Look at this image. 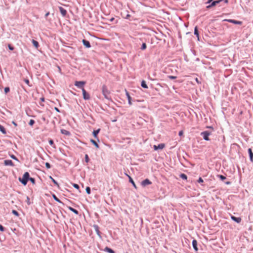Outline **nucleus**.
Segmentation results:
<instances>
[{
  "instance_id": "nucleus-43",
  "label": "nucleus",
  "mask_w": 253,
  "mask_h": 253,
  "mask_svg": "<svg viewBox=\"0 0 253 253\" xmlns=\"http://www.w3.org/2000/svg\"><path fill=\"white\" fill-rule=\"evenodd\" d=\"M8 47L9 49L10 50H13L14 49V47L10 44H9L8 45Z\"/></svg>"
},
{
  "instance_id": "nucleus-49",
  "label": "nucleus",
  "mask_w": 253,
  "mask_h": 253,
  "mask_svg": "<svg viewBox=\"0 0 253 253\" xmlns=\"http://www.w3.org/2000/svg\"><path fill=\"white\" fill-rule=\"evenodd\" d=\"M183 131H182V130H181V131H180L179 132V133H178V135H179V136H181V135H183Z\"/></svg>"
},
{
  "instance_id": "nucleus-8",
  "label": "nucleus",
  "mask_w": 253,
  "mask_h": 253,
  "mask_svg": "<svg viewBox=\"0 0 253 253\" xmlns=\"http://www.w3.org/2000/svg\"><path fill=\"white\" fill-rule=\"evenodd\" d=\"M151 184V181L148 179H145L141 182V185L144 187Z\"/></svg>"
},
{
  "instance_id": "nucleus-50",
  "label": "nucleus",
  "mask_w": 253,
  "mask_h": 253,
  "mask_svg": "<svg viewBox=\"0 0 253 253\" xmlns=\"http://www.w3.org/2000/svg\"><path fill=\"white\" fill-rule=\"evenodd\" d=\"M54 109L57 112H60V110L59 109L57 108V107H55L54 108Z\"/></svg>"
},
{
  "instance_id": "nucleus-5",
  "label": "nucleus",
  "mask_w": 253,
  "mask_h": 253,
  "mask_svg": "<svg viewBox=\"0 0 253 253\" xmlns=\"http://www.w3.org/2000/svg\"><path fill=\"white\" fill-rule=\"evenodd\" d=\"M83 98L84 100H89L90 99L89 94L86 91L84 88H83L82 90Z\"/></svg>"
},
{
  "instance_id": "nucleus-48",
  "label": "nucleus",
  "mask_w": 253,
  "mask_h": 253,
  "mask_svg": "<svg viewBox=\"0 0 253 253\" xmlns=\"http://www.w3.org/2000/svg\"><path fill=\"white\" fill-rule=\"evenodd\" d=\"M212 0H208V1H207V2H206V3H207V4H208H208H210L211 3V2L212 1Z\"/></svg>"
},
{
  "instance_id": "nucleus-38",
  "label": "nucleus",
  "mask_w": 253,
  "mask_h": 253,
  "mask_svg": "<svg viewBox=\"0 0 253 253\" xmlns=\"http://www.w3.org/2000/svg\"><path fill=\"white\" fill-rule=\"evenodd\" d=\"M10 91V88L9 87H5L4 88V92L5 94L7 93Z\"/></svg>"
},
{
  "instance_id": "nucleus-10",
  "label": "nucleus",
  "mask_w": 253,
  "mask_h": 253,
  "mask_svg": "<svg viewBox=\"0 0 253 253\" xmlns=\"http://www.w3.org/2000/svg\"><path fill=\"white\" fill-rule=\"evenodd\" d=\"M165 147L164 143H160L158 146L154 145V149L155 150H158V149H163Z\"/></svg>"
},
{
  "instance_id": "nucleus-31",
  "label": "nucleus",
  "mask_w": 253,
  "mask_h": 253,
  "mask_svg": "<svg viewBox=\"0 0 253 253\" xmlns=\"http://www.w3.org/2000/svg\"><path fill=\"white\" fill-rule=\"evenodd\" d=\"M146 44L145 43H143L141 47V49L144 50L146 48Z\"/></svg>"
},
{
  "instance_id": "nucleus-55",
  "label": "nucleus",
  "mask_w": 253,
  "mask_h": 253,
  "mask_svg": "<svg viewBox=\"0 0 253 253\" xmlns=\"http://www.w3.org/2000/svg\"><path fill=\"white\" fill-rule=\"evenodd\" d=\"M41 100H42V101H44V98H41Z\"/></svg>"
},
{
  "instance_id": "nucleus-2",
  "label": "nucleus",
  "mask_w": 253,
  "mask_h": 253,
  "mask_svg": "<svg viewBox=\"0 0 253 253\" xmlns=\"http://www.w3.org/2000/svg\"><path fill=\"white\" fill-rule=\"evenodd\" d=\"M102 94L104 96L105 98L109 99V94L110 91L108 90L107 87L105 85H103L102 87Z\"/></svg>"
},
{
  "instance_id": "nucleus-20",
  "label": "nucleus",
  "mask_w": 253,
  "mask_h": 253,
  "mask_svg": "<svg viewBox=\"0 0 253 253\" xmlns=\"http://www.w3.org/2000/svg\"><path fill=\"white\" fill-rule=\"evenodd\" d=\"M100 129H98L97 130H95L93 131V135L95 138H98L97 135L99 132Z\"/></svg>"
},
{
  "instance_id": "nucleus-18",
  "label": "nucleus",
  "mask_w": 253,
  "mask_h": 253,
  "mask_svg": "<svg viewBox=\"0 0 253 253\" xmlns=\"http://www.w3.org/2000/svg\"><path fill=\"white\" fill-rule=\"evenodd\" d=\"M126 95L127 96V98L128 100V103L129 105H131L132 104V103L131 101V98L130 96L129 95V93L126 90Z\"/></svg>"
},
{
  "instance_id": "nucleus-15",
  "label": "nucleus",
  "mask_w": 253,
  "mask_h": 253,
  "mask_svg": "<svg viewBox=\"0 0 253 253\" xmlns=\"http://www.w3.org/2000/svg\"><path fill=\"white\" fill-rule=\"evenodd\" d=\"M248 151L249 155L250 160L251 162H253V152H252V149L249 148Z\"/></svg>"
},
{
  "instance_id": "nucleus-40",
  "label": "nucleus",
  "mask_w": 253,
  "mask_h": 253,
  "mask_svg": "<svg viewBox=\"0 0 253 253\" xmlns=\"http://www.w3.org/2000/svg\"><path fill=\"white\" fill-rule=\"evenodd\" d=\"M72 185L73 187L76 189H79L80 188L79 185L77 184L73 183Z\"/></svg>"
},
{
  "instance_id": "nucleus-33",
  "label": "nucleus",
  "mask_w": 253,
  "mask_h": 253,
  "mask_svg": "<svg viewBox=\"0 0 253 253\" xmlns=\"http://www.w3.org/2000/svg\"><path fill=\"white\" fill-rule=\"evenodd\" d=\"M12 213L14 214L15 215L17 216H18L19 214L18 213V212L17 211H16V210H12Z\"/></svg>"
},
{
  "instance_id": "nucleus-9",
  "label": "nucleus",
  "mask_w": 253,
  "mask_h": 253,
  "mask_svg": "<svg viewBox=\"0 0 253 253\" xmlns=\"http://www.w3.org/2000/svg\"><path fill=\"white\" fill-rule=\"evenodd\" d=\"M59 9L62 16L65 17L67 14L66 10L61 6L59 7Z\"/></svg>"
},
{
  "instance_id": "nucleus-47",
  "label": "nucleus",
  "mask_w": 253,
  "mask_h": 253,
  "mask_svg": "<svg viewBox=\"0 0 253 253\" xmlns=\"http://www.w3.org/2000/svg\"><path fill=\"white\" fill-rule=\"evenodd\" d=\"M203 182H204L203 179L201 177H199V179L198 180V182L202 183Z\"/></svg>"
},
{
  "instance_id": "nucleus-29",
  "label": "nucleus",
  "mask_w": 253,
  "mask_h": 253,
  "mask_svg": "<svg viewBox=\"0 0 253 253\" xmlns=\"http://www.w3.org/2000/svg\"><path fill=\"white\" fill-rule=\"evenodd\" d=\"M52 197L54 199V200L56 202L60 203H62V202L56 196L55 194L52 195Z\"/></svg>"
},
{
  "instance_id": "nucleus-1",
  "label": "nucleus",
  "mask_w": 253,
  "mask_h": 253,
  "mask_svg": "<svg viewBox=\"0 0 253 253\" xmlns=\"http://www.w3.org/2000/svg\"><path fill=\"white\" fill-rule=\"evenodd\" d=\"M29 175L30 174L28 172H25L24 173L22 178H19V181H20L24 185H26L27 184L28 179H29Z\"/></svg>"
},
{
  "instance_id": "nucleus-36",
  "label": "nucleus",
  "mask_w": 253,
  "mask_h": 253,
  "mask_svg": "<svg viewBox=\"0 0 253 253\" xmlns=\"http://www.w3.org/2000/svg\"><path fill=\"white\" fill-rule=\"evenodd\" d=\"M50 178L52 180V181L56 185L59 186L58 182L51 176H50Z\"/></svg>"
},
{
  "instance_id": "nucleus-26",
  "label": "nucleus",
  "mask_w": 253,
  "mask_h": 253,
  "mask_svg": "<svg viewBox=\"0 0 253 253\" xmlns=\"http://www.w3.org/2000/svg\"><path fill=\"white\" fill-rule=\"evenodd\" d=\"M32 42L35 47L38 48L39 46V42L37 41L33 40Z\"/></svg>"
},
{
  "instance_id": "nucleus-44",
  "label": "nucleus",
  "mask_w": 253,
  "mask_h": 253,
  "mask_svg": "<svg viewBox=\"0 0 253 253\" xmlns=\"http://www.w3.org/2000/svg\"><path fill=\"white\" fill-rule=\"evenodd\" d=\"M168 78L170 79L173 80V79H175L176 78V77L173 76H169Z\"/></svg>"
},
{
  "instance_id": "nucleus-58",
  "label": "nucleus",
  "mask_w": 253,
  "mask_h": 253,
  "mask_svg": "<svg viewBox=\"0 0 253 253\" xmlns=\"http://www.w3.org/2000/svg\"><path fill=\"white\" fill-rule=\"evenodd\" d=\"M196 80L197 82L198 83V80L197 78L196 79Z\"/></svg>"
},
{
  "instance_id": "nucleus-16",
  "label": "nucleus",
  "mask_w": 253,
  "mask_h": 253,
  "mask_svg": "<svg viewBox=\"0 0 253 253\" xmlns=\"http://www.w3.org/2000/svg\"><path fill=\"white\" fill-rule=\"evenodd\" d=\"M192 246L194 250L196 252H197L198 251V249L197 247V242L195 239L193 240L192 241Z\"/></svg>"
},
{
  "instance_id": "nucleus-39",
  "label": "nucleus",
  "mask_w": 253,
  "mask_h": 253,
  "mask_svg": "<svg viewBox=\"0 0 253 253\" xmlns=\"http://www.w3.org/2000/svg\"><path fill=\"white\" fill-rule=\"evenodd\" d=\"M45 165L47 169H49L51 168V165L49 163L46 162Z\"/></svg>"
},
{
  "instance_id": "nucleus-45",
  "label": "nucleus",
  "mask_w": 253,
  "mask_h": 253,
  "mask_svg": "<svg viewBox=\"0 0 253 253\" xmlns=\"http://www.w3.org/2000/svg\"><path fill=\"white\" fill-rule=\"evenodd\" d=\"M27 203L28 205H30L31 204L30 201V198L29 197H27V200H26Z\"/></svg>"
},
{
  "instance_id": "nucleus-42",
  "label": "nucleus",
  "mask_w": 253,
  "mask_h": 253,
  "mask_svg": "<svg viewBox=\"0 0 253 253\" xmlns=\"http://www.w3.org/2000/svg\"><path fill=\"white\" fill-rule=\"evenodd\" d=\"M48 142H49V144L51 145V146H53L54 145V142H53V140H52V139H49V141H48Z\"/></svg>"
},
{
  "instance_id": "nucleus-53",
  "label": "nucleus",
  "mask_w": 253,
  "mask_h": 253,
  "mask_svg": "<svg viewBox=\"0 0 253 253\" xmlns=\"http://www.w3.org/2000/svg\"><path fill=\"white\" fill-rule=\"evenodd\" d=\"M12 123L15 126H17V124L14 122V121H12Z\"/></svg>"
},
{
  "instance_id": "nucleus-35",
  "label": "nucleus",
  "mask_w": 253,
  "mask_h": 253,
  "mask_svg": "<svg viewBox=\"0 0 253 253\" xmlns=\"http://www.w3.org/2000/svg\"><path fill=\"white\" fill-rule=\"evenodd\" d=\"M218 177L221 180H225L226 178L225 176H224V175H218Z\"/></svg>"
},
{
  "instance_id": "nucleus-14",
  "label": "nucleus",
  "mask_w": 253,
  "mask_h": 253,
  "mask_svg": "<svg viewBox=\"0 0 253 253\" xmlns=\"http://www.w3.org/2000/svg\"><path fill=\"white\" fill-rule=\"evenodd\" d=\"M4 164L5 166H14V164L12 161L10 160H5L4 161Z\"/></svg>"
},
{
  "instance_id": "nucleus-25",
  "label": "nucleus",
  "mask_w": 253,
  "mask_h": 253,
  "mask_svg": "<svg viewBox=\"0 0 253 253\" xmlns=\"http://www.w3.org/2000/svg\"><path fill=\"white\" fill-rule=\"evenodd\" d=\"M141 85L143 88H148V86L146 84V83L145 81H142L141 83Z\"/></svg>"
},
{
  "instance_id": "nucleus-46",
  "label": "nucleus",
  "mask_w": 253,
  "mask_h": 253,
  "mask_svg": "<svg viewBox=\"0 0 253 253\" xmlns=\"http://www.w3.org/2000/svg\"><path fill=\"white\" fill-rule=\"evenodd\" d=\"M4 228L3 227V226L2 225L0 224V231L3 232V231H4Z\"/></svg>"
},
{
  "instance_id": "nucleus-54",
  "label": "nucleus",
  "mask_w": 253,
  "mask_h": 253,
  "mask_svg": "<svg viewBox=\"0 0 253 253\" xmlns=\"http://www.w3.org/2000/svg\"><path fill=\"white\" fill-rule=\"evenodd\" d=\"M115 18L114 17H112L109 19V21L111 22H112L114 20Z\"/></svg>"
},
{
  "instance_id": "nucleus-19",
  "label": "nucleus",
  "mask_w": 253,
  "mask_h": 253,
  "mask_svg": "<svg viewBox=\"0 0 253 253\" xmlns=\"http://www.w3.org/2000/svg\"><path fill=\"white\" fill-rule=\"evenodd\" d=\"M128 178H129V182H130L132 185H133V186L135 188V189H137V186L136 185H135L134 181L133 180L132 178L129 176V175H128Z\"/></svg>"
},
{
  "instance_id": "nucleus-21",
  "label": "nucleus",
  "mask_w": 253,
  "mask_h": 253,
  "mask_svg": "<svg viewBox=\"0 0 253 253\" xmlns=\"http://www.w3.org/2000/svg\"><path fill=\"white\" fill-rule=\"evenodd\" d=\"M194 33L197 36L198 40H199V35L197 27H195Z\"/></svg>"
},
{
  "instance_id": "nucleus-4",
  "label": "nucleus",
  "mask_w": 253,
  "mask_h": 253,
  "mask_svg": "<svg viewBox=\"0 0 253 253\" xmlns=\"http://www.w3.org/2000/svg\"><path fill=\"white\" fill-rule=\"evenodd\" d=\"M85 84V82L84 81H76L75 82V85L79 88L82 89L84 88V85Z\"/></svg>"
},
{
  "instance_id": "nucleus-51",
  "label": "nucleus",
  "mask_w": 253,
  "mask_h": 253,
  "mask_svg": "<svg viewBox=\"0 0 253 253\" xmlns=\"http://www.w3.org/2000/svg\"><path fill=\"white\" fill-rule=\"evenodd\" d=\"M25 83H26L27 84H29V80H28V79L25 80Z\"/></svg>"
},
{
  "instance_id": "nucleus-3",
  "label": "nucleus",
  "mask_w": 253,
  "mask_h": 253,
  "mask_svg": "<svg viewBox=\"0 0 253 253\" xmlns=\"http://www.w3.org/2000/svg\"><path fill=\"white\" fill-rule=\"evenodd\" d=\"M210 134L211 132L209 131H204L201 133V135L203 137V139L206 141H209L210 140L209 137Z\"/></svg>"
},
{
  "instance_id": "nucleus-23",
  "label": "nucleus",
  "mask_w": 253,
  "mask_h": 253,
  "mask_svg": "<svg viewBox=\"0 0 253 253\" xmlns=\"http://www.w3.org/2000/svg\"><path fill=\"white\" fill-rule=\"evenodd\" d=\"M61 132L62 134L66 135H69L70 134V132L69 131L65 130V129H63L61 130Z\"/></svg>"
},
{
  "instance_id": "nucleus-37",
  "label": "nucleus",
  "mask_w": 253,
  "mask_h": 253,
  "mask_svg": "<svg viewBox=\"0 0 253 253\" xmlns=\"http://www.w3.org/2000/svg\"><path fill=\"white\" fill-rule=\"evenodd\" d=\"M35 121L34 120L31 119L29 121V125L31 126H32L35 124Z\"/></svg>"
},
{
  "instance_id": "nucleus-41",
  "label": "nucleus",
  "mask_w": 253,
  "mask_h": 253,
  "mask_svg": "<svg viewBox=\"0 0 253 253\" xmlns=\"http://www.w3.org/2000/svg\"><path fill=\"white\" fill-rule=\"evenodd\" d=\"M10 157H11L12 159H13V160H16V161H18V159L17 158V157H16L15 156H14V155H11L10 156Z\"/></svg>"
},
{
  "instance_id": "nucleus-27",
  "label": "nucleus",
  "mask_w": 253,
  "mask_h": 253,
  "mask_svg": "<svg viewBox=\"0 0 253 253\" xmlns=\"http://www.w3.org/2000/svg\"><path fill=\"white\" fill-rule=\"evenodd\" d=\"M90 141L96 148H99V145L96 142V141H95L94 140L91 139H90Z\"/></svg>"
},
{
  "instance_id": "nucleus-52",
  "label": "nucleus",
  "mask_w": 253,
  "mask_h": 253,
  "mask_svg": "<svg viewBox=\"0 0 253 253\" xmlns=\"http://www.w3.org/2000/svg\"><path fill=\"white\" fill-rule=\"evenodd\" d=\"M49 15V12H48L45 14V17L46 18Z\"/></svg>"
},
{
  "instance_id": "nucleus-56",
  "label": "nucleus",
  "mask_w": 253,
  "mask_h": 253,
  "mask_svg": "<svg viewBox=\"0 0 253 253\" xmlns=\"http://www.w3.org/2000/svg\"><path fill=\"white\" fill-rule=\"evenodd\" d=\"M230 183V182H226V184H229Z\"/></svg>"
},
{
  "instance_id": "nucleus-32",
  "label": "nucleus",
  "mask_w": 253,
  "mask_h": 253,
  "mask_svg": "<svg viewBox=\"0 0 253 253\" xmlns=\"http://www.w3.org/2000/svg\"><path fill=\"white\" fill-rule=\"evenodd\" d=\"M84 160L86 163H88V162L89 161V158L87 154L85 155Z\"/></svg>"
},
{
  "instance_id": "nucleus-12",
  "label": "nucleus",
  "mask_w": 253,
  "mask_h": 253,
  "mask_svg": "<svg viewBox=\"0 0 253 253\" xmlns=\"http://www.w3.org/2000/svg\"><path fill=\"white\" fill-rule=\"evenodd\" d=\"M231 218L232 219V220H233V221H234L235 222H236L238 223H240L242 220V219L241 217H235L233 215H231Z\"/></svg>"
},
{
  "instance_id": "nucleus-11",
  "label": "nucleus",
  "mask_w": 253,
  "mask_h": 253,
  "mask_svg": "<svg viewBox=\"0 0 253 253\" xmlns=\"http://www.w3.org/2000/svg\"><path fill=\"white\" fill-rule=\"evenodd\" d=\"M93 227L95 229V231L97 235L101 238V232L99 231V226L97 225H94L93 226Z\"/></svg>"
},
{
  "instance_id": "nucleus-30",
  "label": "nucleus",
  "mask_w": 253,
  "mask_h": 253,
  "mask_svg": "<svg viewBox=\"0 0 253 253\" xmlns=\"http://www.w3.org/2000/svg\"><path fill=\"white\" fill-rule=\"evenodd\" d=\"M28 180L30 181L32 184H35V179L34 178L31 177L29 176V179H28Z\"/></svg>"
},
{
  "instance_id": "nucleus-22",
  "label": "nucleus",
  "mask_w": 253,
  "mask_h": 253,
  "mask_svg": "<svg viewBox=\"0 0 253 253\" xmlns=\"http://www.w3.org/2000/svg\"><path fill=\"white\" fill-rule=\"evenodd\" d=\"M68 209H69V210L70 211H72V212H73L76 214H79V211L77 210L74 209L73 208L71 207H69Z\"/></svg>"
},
{
  "instance_id": "nucleus-6",
  "label": "nucleus",
  "mask_w": 253,
  "mask_h": 253,
  "mask_svg": "<svg viewBox=\"0 0 253 253\" xmlns=\"http://www.w3.org/2000/svg\"><path fill=\"white\" fill-rule=\"evenodd\" d=\"M220 2V1L219 0H213L211 3L210 4L207 6L206 7L207 9H210L211 7L215 6L216 4L219 3Z\"/></svg>"
},
{
  "instance_id": "nucleus-24",
  "label": "nucleus",
  "mask_w": 253,
  "mask_h": 253,
  "mask_svg": "<svg viewBox=\"0 0 253 253\" xmlns=\"http://www.w3.org/2000/svg\"><path fill=\"white\" fill-rule=\"evenodd\" d=\"M0 131L4 134L6 133L5 128L1 125H0Z\"/></svg>"
},
{
  "instance_id": "nucleus-34",
  "label": "nucleus",
  "mask_w": 253,
  "mask_h": 253,
  "mask_svg": "<svg viewBox=\"0 0 253 253\" xmlns=\"http://www.w3.org/2000/svg\"><path fill=\"white\" fill-rule=\"evenodd\" d=\"M85 190H86V192L88 194H90V193H91V190H90V188L89 187L87 186L86 187V189H85Z\"/></svg>"
},
{
  "instance_id": "nucleus-28",
  "label": "nucleus",
  "mask_w": 253,
  "mask_h": 253,
  "mask_svg": "<svg viewBox=\"0 0 253 253\" xmlns=\"http://www.w3.org/2000/svg\"><path fill=\"white\" fill-rule=\"evenodd\" d=\"M179 176L181 178L184 180H186L187 179V176L184 173H181Z\"/></svg>"
},
{
  "instance_id": "nucleus-7",
  "label": "nucleus",
  "mask_w": 253,
  "mask_h": 253,
  "mask_svg": "<svg viewBox=\"0 0 253 253\" xmlns=\"http://www.w3.org/2000/svg\"><path fill=\"white\" fill-rule=\"evenodd\" d=\"M223 21H227L230 23H232L235 24L241 25L242 22L240 21H237L233 19H224Z\"/></svg>"
},
{
  "instance_id": "nucleus-13",
  "label": "nucleus",
  "mask_w": 253,
  "mask_h": 253,
  "mask_svg": "<svg viewBox=\"0 0 253 253\" xmlns=\"http://www.w3.org/2000/svg\"><path fill=\"white\" fill-rule=\"evenodd\" d=\"M83 43L84 46H85L87 48H90L91 47L90 43L88 41L86 40H83L82 41Z\"/></svg>"
},
{
  "instance_id": "nucleus-57",
  "label": "nucleus",
  "mask_w": 253,
  "mask_h": 253,
  "mask_svg": "<svg viewBox=\"0 0 253 253\" xmlns=\"http://www.w3.org/2000/svg\"><path fill=\"white\" fill-rule=\"evenodd\" d=\"M129 16H130V15L129 14H127V16H126V17L128 18Z\"/></svg>"
},
{
  "instance_id": "nucleus-17",
  "label": "nucleus",
  "mask_w": 253,
  "mask_h": 253,
  "mask_svg": "<svg viewBox=\"0 0 253 253\" xmlns=\"http://www.w3.org/2000/svg\"><path fill=\"white\" fill-rule=\"evenodd\" d=\"M103 251L109 253H115L114 250H113L112 249L108 247H106L103 250Z\"/></svg>"
}]
</instances>
